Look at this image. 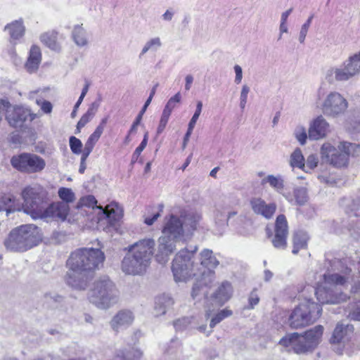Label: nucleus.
Wrapping results in <instances>:
<instances>
[{
  "label": "nucleus",
  "instance_id": "nucleus-22",
  "mask_svg": "<svg viewBox=\"0 0 360 360\" xmlns=\"http://www.w3.org/2000/svg\"><path fill=\"white\" fill-rule=\"evenodd\" d=\"M232 286L228 281L223 282L212 295L211 299L217 306L224 304L232 295Z\"/></svg>",
  "mask_w": 360,
  "mask_h": 360
},
{
  "label": "nucleus",
  "instance_id": "nucleus-43",
  "mask_svg": "<svg viewBox=\"0 0 360 360\" xmlns=\"http://www.w3.org/2000/svg\"><path fill=\"white\" fill-rule=\"evenodd\" d=\"M181 100V94L178 92L169 98L163 110L171 114L173 109L176 107V104L180 103Z\"/></svg>",
  "mask_w": 360,
  "mask_h": 360
},
{
  "label": "nucleus",
  "instance_id": "nucleus-10",
  "mask_svg": "<svg viewBox=\"0 0 360 360\" xmlns=\"http://www.w3.org/2000/svg\"><path fill=\"white\" fill-rule=\"evenodd\" d=\"M22 197L24 200L23 205L18 202L20 210L23 209L24 212L30 214L35 219L34 215L41 211L40 206L46 200L47 192L41 185L34 184L25 187L22 191Z\"/></svg>",
  "mask_w": 360,
  "mask_h": 360
},
{
  "label": "nucleus",
  "instance_id": "nucleus-62",
  "mask_svg": "<svg viewBox=\"0 0 360 360\" xmlns=\"http://www.w3.org/2000/svg\"><path fill=\"white\" fill-rule=\"evenodd\" d=\"M99 107V103L94 102L90 105L89 108L88 109L87 112H86V115L90 116L91 118L95 115L96 112L98 110V108Z\"/></svg>",
  "mask_w": 360,
  "mask_h": 360
},
{
  "label": "nucleus",
  "instance_id": "nucleus-52",
  "mask_svg": "<svg viewBox=\"0 0 360 360\" xmlns=\"http://www.w3.org/2000/svg\"><path fill=\"white\" fill-rule=\"evenodd\" d=\"M170 115L171 114L169 112H167L164 110L162 111V116L160 120V124L157 129L158 134H161L163 131L168 122Z\"/></svg>",
  "mask_w": 360,
  "mask_h": 360
},
{
  "label": "nucleus",
  "instance_id": "nucleus-56",
  "mask_svg": "<svg viewBox=\"0 0 360 360\" xmlns=\"http://www.w3.org/2000/svg\"><path fill=\"white\" fill-rule=\"evenodd\" d=\"M234 72L236 73L235 83L239 84L243 79V70L239 65H235L233 67Z\"/></svg>",
  "mask_w": 360,
  "mask_h": 360
},
{
  "label": "nucleus",
  "instance_id": "nucleus-49",
  "mask_svg": "<svg viewBox=\"0 0 360 360\" xmlns=\"http://www.w3.org/2000/svg\"><path fill=\"white\" fill-rule=\"evenodd\" d=\"M319 163L318 157L316 155L311 154L309 155L306 160L305 169H308L310 172L314 168H316Z\"/></svg>",
  "mask_w": 360,
  "mask_h": 360
},
{
  "label": "nucleus",
  "instance_id": "nucleus-3",
  "mask_svg": "<svg viewBox=\"0 0 360 360\" xmlns=\"http://www.w3.org/2000/svg\"><path fill=\"white\" fill-rule=\"evenodd\" d=\"M154 247L155 241L150 238L140 240L129 246L122 261V271L131 276L144 274L150 264Z\"/></svg>",
  "mask_w": 360,
  "mask_h": 360
},
{
  "label": "nucleus",
  "instance_id": "nucleus-21",
  "mask_svg": "<svg viewBox=\"0 0 360 360\" xmlns=\"http://www.w3.org/2000/svg\"><path fill=\"white\" fill-rule=\"evenodd\" d=\"M100 210L99 214H102L108 220L110 224L119 223L124 217L123 207L116 202H111L104 207L96 206Z\"/></svg>",
  "mask_w": 360,
  "mask_h": 360
},
{
  "label": "nucleus",
  "instance_id": "nucleus-12",
  "mask_svg": "<svg viewBox=\"0 0 360 360\" xmlns=\"http://www.w3.org/2000/svg\"><path fill=\"white\" fill-rule=\"evenodd\" d=\"M347 100L338 91L328 93L321 103L323 115L329 118H338L345 114L348 108Z\"/></svg>",
  "mask_w": 360,
  "mask_h": 360
},
{
  "label": "nucleus",
  "instance_id": "nucleus-1",
  "mask_svg": "<svg viewBox=\"0 0 360 360\" xmlns=\"http://www.w3.org/2000/svg\"><path fill=\"white\" fill-rule=\"evenodd\" d=\"M196 250V246L192 250L187 248L181 250L175 255L172 265L174 279L176 283L186 282L191 277H196L191 292L194 300L200 296L207 297V289L214 280V272L211 269L219 264V261L209 249L203 250L200 252V262L195 263L193 258Z\"/></svg>",
  "mask_w": 360,
  "mask_h": 360
},
{
  "label": "nucleus",
  "instance_id": "nucleus-53",
  "mask_svg": "<svg viewBox=\"0 0 360 360\" xmlns=\"http://www.w3.org/2000/svg\"><path fill=\"white\" fill-rule=\"evenodd\" d=\"M249 307H248V309H253L255 306L257 305L259 302V297L257 292V290L254 289L250 294L249 298Z\"/></svg>",
  "mask_w": 360,
  "mask_h": 360
},
{
  "label": "nucleus",
  "instance_id": "nucleus-46",
  "mask_svg": "<svg viewBox=\"0 0 360 360\" xmlns=\"http://www.w3.org/2000/svg\"><path fill=\"white\" fill-rule=\"evenodd\" d=\"M70 146L73 153L79 154L82 153V143L79 139L71 136L70 138Z\"/></svg>",
  "mask_w": 360,
  "mask_h": 360
},
{
  "label": "nucleus",
  "instance_id": "nucleus-41",
  "mask_svg": "<svg viewBox=\"0 0 360 360\" xmlns=\"http://www.w3.org/2000/svg\"><path fill=\"white\" fill-rule=\"evenodd\" d=\"M232 315V311L229 309H224L218 312L213 318H212L210 323L211 328H213L217 324L220 323L223 319Z\"/></svg>",
  "mask_w": 360,
  "mask_h": 360
},
{
  "label": "nucleus",
  "instance_id": "nucleus-20",
  "mask_svg": "<svg viewBox=\"0 0 360 360\" xmlns=\"http://www.w3.org/2000/svg\"><path fill=\"white\" fill-rule=\"evenodd\" d=\"M134 320V316L130 310L119 311L110 321L111 328L116 333L129 327Z\"/></svg>",
  "mask_w": 360,
  "mask_h": 360
},
{
  "label": "nucleus",
  "instance_id": "nucleus-27",
  "mask_svg": "<svg viewBox=\"0 0 360 360\" xmlns=\"http://www.w3.org/2000/svg\"><path fill=\"white\" fill-rule=\"evenodd\" d=\"M74 236L75 234L71 231L70 226H58V228L53 231L50 239L52 243L60 244L72 238Z\"/></svg>",
  "mask_w": 360,
  "mask_h": 360
},
{
  "label": "nucleus",
  "instance_id": "nucleus-55",
  "mask_svg": "<svg viewBox=\"0 0 360 360\" xmlns=\"http://www.w3.org/2000/svg\"><path fill=\"white\" fill-rule=\"evenodd\" d=\"M351 293L353 299L356 302H360V282L355 283L352 287Z\"/></svg>",
  "mask_w": 360,
  "mask_h": 360
},
{
  "label": "nucleus",
  "instance_id": "nucleus-30",
  "mask_svg": "<svg viewBox=\"0 0 360 360\" xmlns=\"http://www.w3.org/2000/svg\"><path fill=\"white\" fill-rule=\"evenodd\" d=\"M174 304L173 299L166 294L158 296L155 302V311L157 315H162L166 313L167 309Z\"/></svg>",
  "mask_w": 360,
  "mask_h": 360
},
{
  "label": "nucleus",
  "instance_id": "nucleus-28",
  "mask_svg": "<svg viewBox=\"0 0 360 360\" xmlns=\"http://www.w3.org/2000/svg\"><path fill=\"white\" fill-rule=\"evenodd\" d=\"M41 60L40 49L33 46L30 51L29 58L25 65L27 72L32 73L37 70Z\"/></svg>",
  "mask_w": 360,
  "mask_h": 360
},
{
  "label": "nucleus",
  "instance_id": "nucleus-15",
  "mask_svg": "<svg viewBox=\"0 0 360 360\" xmlns=\"http://www.w3.org/2000/svg\"><path fill=\"white\" fill-rule=\"evenodd\" d=\"M201 215L198 213L188 212L180 207H174L172 210L168 221L165 225H193L198 223Z\"/></svg>",
  "mask_w": 360,
  "mask_h": 360
},
{
  "label": "nucleus",
  "instance_id": "nucleus-58",
  "mask_svg": "<svg viewBox=\"0 0 360 360\" xmlns=\"http://www.w3.org/2000/svg\"><path fill=\"white\" fill-rule=\"evenodd\" d=\"M92 118L86 113L82 115L77 124V129L79 131L80 129L84 127Z\"/></svg>",
  "mask_w": 360,
  "mask_h": 360
},
{
  "label": "nucleus",
  "instance_id": "nucleus-44",
  "mask_svg": "<svg viewBox=\"0 0 360 360\" xmlns=\"http://www.w3.org/2000/svg\"><path fill=\"white\" fill-rule=\"evenodd\" d=\"M297 336V333H292L290 334H288L279 340V345H281L285 347L291 346L292 349H294V342H295Z\"/></svg>",
  "mask_w": 360,
  "mask_h": 360
},
{
  "label": "nucleus",
  "instance_id": "nucleus-8",
  "mask_svg": "<svg viewBox=\"0 0 360 360\" xmlns=\"http://www.w3.org/2000/svg\"><path fill=\"white\" fill-rule=\"evenodd\" d=\"M336 149L329 143L323 144L321 156L323 161L335 167H341L347 164L349 155H356L360 153V146L351 143H342Z\"/></svg>",
  "mask_w": 360,
  "mask_h": 360
},
{
  "label": "nucleus",
  "instance_id": "nucleus-2",
  "mask_svg": "<svg viewBox=\"0 0 360 360\" xmlns=\"http://www.w3.org/2000/svg\"><path fill=\"white\" fill-rule=\"evenodd\" d=\"M104 253L96 248H79L67 260L66 282L77 290H84L93 277L94 271L102 265Z\"/></svg>",
  "mask_w": 360,
  "mask_h": 360
},
{
  "label": "nucleus",
  "instance_id": "nucleus-54",
  "mask_svg": "<svg viewBox=\"0 0 360 360\" xmlns=\"http://www.w3.org/2000/svg\"><path fill=\"white\" fill-rule=\"evenodd\" d=\"M148 132H146L143 136V139L141 143L136 148V150L134 153L133 157H136V158H137L139 156V155L141 154V153L145 149V148L147 146V143H148Z\"/></svg>",
  "mask_w": 360,
  "mask_h": 360
},
{
  "label": "nucleus",
  "instance_id": "nucleus-51",
  "mask_svg": "<svg viewBox=\"0 0 360 360\" xmlns=\"http://www.w3.org/2000/svg\"><path fill=\"white\" fill-rule=\"evenodd\" d=\"M103 131L101 127V128H96L94 131V132L89 137L88 140L86 141V143L90 145L92 147H94L96 142L98 141L99 138L101 137V134H103Z\"/></svg>",
  "mask_w": 360,
  "mask_h": 360
},
{
  "label": "nucleus",
  "instance_id": "nucleus-47",
  "mask_svg": "<svg viewBox=\"0 0 360 360\" xmlns=\"http://www.w3.org/2000/svg\"><path fill=\"white\" fill-rule=\"evenodd\" d=\"M202 108V103L201 101H198L197 105H196L195 111L188 123V127H190V129H194L195 125L197 122V120H198L199 116L200 115Z\"/></svg>",
  "mask_w": 360,
  "mask_h": 360
},
{
  "label": "nucleus",
  "instance_id": "nucleus-16",
  "mask_svg": "<svg viewBox=\"0 0 360 360\" xmlns=\"http://www.w3.org/2000/svg\"><path fill=\"white\" fill-rule=\"evenodd\" d=\"M330 132V124L323 115H319L309 124L308 137L311 140L318 141L326 138Z\"/></svg>",
  "mask_w": 360,
  "mask_h": 360
},
{
  "label": "nucleus",
  "instance_id": "nucleus-14",
  "mask_svg": "<svg viewBox=\"0 0 360 360\" xmlns=\"http://www.w3.org/2000/svg\"><path fill=\"white\" fill-rule=\"evenodd\" d=\"M70 211L68 205L63 202L58 201L51 203L45 210H41L40 213L34 215L36 219H44L45 221L49 222L50 220H56L64 221Z\"/></svg>",
  "mask_w": 360,
  "mask_h": 360
},
{
  "label": "nucleus",
  "instance_id": "nucleus-7",
  "mask_svg": "<svg viewBox=\"0 0 360 360\" xmlns=\"http://www.w3.org/2000/svg\"><path fill=\"white\" fill-rule=\"evenodd\" d=\"M89 300L97 308L108 309L118 302L119 292L109 277L103 276L94 281Z\"/></svg>",
  "mask_w": 360,
  "mask_h": 360
},
{
  "label": "nucleus",
  "instance_id": "nucleus-31",
  "mask_svg": "<svg viewBox=\"0 0 360 360\" xmlns=\"http://www.w3.org/2000/svg\"><path fill=\"white\" fill-rule=\"evenodd\" d=\"M143 355L141 350L133 347L131 349L120 350L110 360H139Z\"/></svg>",
  "mask_w": 360,
  "mask_h": 360
},
{
  "label": "nucleus",
  "instance_id": "nucleus-5",
  "mask_svg": "<svg viewBox=\"0 0 360 360\" xmlns=\"http://www.w3.org/2000/svg\"><path fill=\"white\" fill-rule=\"evenodd\" d=\"M43 238L40 226H16L9 232L4 245L8 251L21 253L39 245Z\"/></svg>",
  "mask_w": 360,
  "mask_h": 360
},
{
  "label": "nucleus",
  "instance_id": "nucleus-34",
  "mask_svg": "<svg viewBox=\"0 0 360 360\" xmlns=\"http://www.w3.org/2000/svg\"><path fill=\"white\" fill-rule=\"evenodd\" d=\"M290 165L292 167H297L301 169L305 172L309 170L305 169L304 158L302 155V150L300 148H296L290 155Z\"/></svg>",
  "mask_w": 360,
  "mask_h": 360
},
{
  "label": "nucleus",
  "instance_id": "nucleus-64",
  "mask_svg": "<svg viewBox=\"0 0 360 360\" xmlns=\"http://www.w3.org/2000/svg\"><path fill=\"white\" fill-rule=\"evenodd\" d=\"M41 108L45 113H50L52 110V105L49 101H45L41 103Z\"/></svg>",
  "mask_w": 360,
  "mask_h": 360
},
{
  "label": "nucleus",
  "instance_id": "nucleus-39",
  "mask_svg": "<svg viewBox=\"0 0 360 360\" xmlns=\"http://www.w3.org/2000/svg\"><path fill=\"white\" fill-rule=\"evenodd\" d=\"M58 194L59 198L62 200L61 202H63L67 205L73 202L76 199L75 194L72 189L69 188H60L58 189Z\"/></svg>",
  "mask_w": 360,
  "mask_h": 360
},
{
  "label": "nucleus",
  "instance_id": "nucleus-36",
  "mask_svg": "<svg viewBox=\"0 0 360 360\" xmlns=\"http://www.w3.org/2000/svg\"><path fill=\"white\" fill-rule=\"evenodd\" d=\"M293 199L295 205H304L308 200L307 188L303 186L295 188L293 191Z\"/></svg>",
  "mask_w": 360,
  "mask_h": 360
},
{
  "label": "nucleus",
  "instance_id": "nucleus-13",
  "mask_svg": "<svg viewBox=\"0 0 360 360\" xmlns=\"http://www.w3.org/2000/svg\"><path fill=\"white\" fill-rule=\"evenodd\" d=\"M11 165L17 170L26 173L41 172L45 166V160L36 154L22 153L13 156L11 160Z\"/></svg>",
  "mask_w": 360,
  "mask_h": 360
},
{
  "label": "nucleus",
  "instance_id": "nucleus-33",
  "mask_svg": "<svg viewBox=\"0 0 360 360\" xmlns=\"http://www.w3.org/2000/svg\"><path fill=\"white\" fill-rule=\"evenodd\" d=\"M72 37L75 43L79 46H84L88 44L86 33L82 25H77L74 27Z\"/></svg>",
  "mask_w": 360,
  "mask_h": 360
},
{
  "label": "nucleus",
  "instance_id": "nucleus-24",
  "mask_svg": "<svg viewBox=\"0 0 360 360\" xmlns=\"http://www.w3.org/2000/svg\"><path fill=\"white\" fill-rule=\"evenodd\" d=\"M353 332L354 326L352 325L338 323L333 330L330 342L331 344L344 342L347 337L352 334Z\"/></svg>",
  "mask_w": 360,
  "mask_h": 360
},
{
  "label": "nucleus",
  "instance_id": "nucleus-50",
  "mask_svg": "<svg viewBox=\"0 0 360 360\" xmlns=\"http://www.w3.org/2000/svg\"><path fill=\"white\" fill-rule=\"evenodd\" d=\"M250 92V88L248 85L244 84L242 86V89L240 95V107L242 110L245 108V105L248 101V95Z\"/></svg>",
  "mask_w": 360,
  "mask_h": 360
},
{
  "label": "nucleus",
  "instance_id": "nucleus-48",
  "mask_svg": "<svg viewBox=\"0 0 360 360\" xmlns=\"http://www.w3.org/2000/svg\"><path fill=\"white\" fill-rule=\"evenodd\" d=\"M295 136L301 145H304L306 143L307 134L303 127H297L295 129Z\"/></svg>",
  "mask_w": 360,
  "mask_h": 360
},
{
  "label": "nucleus",
  "instance_id": "nucleus-45",
  "mask_svg": "<svg viewBox=\"0 0 360 360\" xmlns=\"http://www.w3.org/2000/svg\"><path fill=\"white\" fill-rule=\"evenodd\" d=\"M193 317H183L174 321L173 325L176 330H183L191 323Z\"/></svg>",
  "mask_w": 360,
  "mask_h": 360
},
{
  "label": "nucleus",
  "instance_id": "nucleus-18",
  "mask_svg": "<svg viewBox=\"0 0 360 360\" xmlns=\"http://www.w3.org/2000/svg\"><path fill=\"white\" fill-rule=\"evenodd\" d=\"M266 235L271 238L272 245L277 249H285L287 247L288 226H267Z\"/></svg>",
  "mask_w": 360,
  "mask_h": 360
},
{
  "label": "nucleus",
  "instance_id": "nucleus-42",
  "mask_svg": "<svg viewBox=\"0 0 360 360\" xmlns=\"http://www.w3.org/2000/svg\"><path fill=\"white\" fill-rule=\"evenodd\" d=\"M92 207L93 210L97 209V200L94 195H89L80 198L77 207Z\"/></svg>",
  "mask_w": 360,
  "mask_h": 360
},
{
  "label": "nucleus",
  "instance_id": "nucleus-59",
  "mask_svg": "<svg viewBox=\"0 0 360 360\" xmlns=\"http://www.w3.org/2000/svg\"><path fill=\"white\" fill-rule=\"evenodd\" d=\"M160 212L153 213L152 217L144 215V223L146 225H153V224L160 217Z\"/></svg>",
  "mask_w": 360,
  "mask_h": 360
},
{
  "label": "nucleus",
  "instance_id": "nucleus-35",
  "mask_svg": "<svg viewBox=\"0 0 360 360\" xmlns=\"http://www.w3.org/2000/svg\"><path fill=\"white\" fill-rule=\"evenodd\" d=\"M5 30L8 31L11 38L17 39L23 35L25 28L22 22L16 20L6 25Z\"/></svg>",
  "mask_w": 360,
  "mask_h": 360
},
{
  "label": "nucleus",
  "instance_id": "nucleus-11",
  "mask_svg": "<svg viewBox=\"0 0 360 360\" xmlns=\"http://www.w3.org/2000/svg\"><path fill=\"white\" fill-rule=\"evenodd\" d=\"M323 333V327L318 325L307 330L302 335L297 333L295 342H293V352L297 354L312 352L321 342Z\"/></svg>",
  "mask_w": 360,
  "mask_h": 360
},
{
  "label": "nucleus",
  "instance_id": "nucleus-29",
  "mask_svg": "<svg viewBox=\"0 0 360 360\" xmlns=\"http://www.w3.org/2000/svg\"><path fill=\"white\" fill-rule=\"evenodd\" d=\"M343 65L349 78L359 74L360 72V51L359 53L350 56Z\"/></svg>",
  "mask_w": 360,
  "mask_h": 360
},
{
  "label": "nucleus",
  "instance_id": "nucleus-9",
  "mask_svg": "<svg viewBox=\"0 0 360 360\" xmlns=\"http://www.w3.org/2000/svg\"><path fill=\"white\" fill-rule=\"evenodd\" d=\"M321 312L322 307L319 304L311 301L310 299H305L290 314L289 325L294 329L305 327L318 319Z\"/></svg>",
  "mask_w": 360,
  "mask_h": 360
},
{
  "label": "nucleus",
  "instance_id": "nucleus-4",
  "mask_svg": "<svg viewBox=\"0 0 360 360\" xmlns=\"http://www.w3.org/2000/svg\"><path fill=\"white\" fill-rule=\"evenodd\" d=\"M352 269L346 266L341 270V274H324L325 286H320L312 289L316 296L317 300L322 304H335L345 302L347 299L346 294L339 292L338 286H345L347 283L353 281L350 275Z\"/></svg>",
  "mask_w": 360,
  "mask_h": 360
},
{
  "label": "nucleus",
  "instance_id": "nucleus-57",
  "mask_svg": "<svg viewBox=\"0 0 360 360\" xmlns=\"http://www.w3.org/2000/svg\"><path fill=\"white\" fill-rule=\"evenodd\" d=\"M309 28V27H308V23H304L302 25L301 30L300 31L299 37H298L299 41L301 44H303L304 42L305 37L307 34Z\"/></svg>",
  "mask_w": 360,
  "mask_h": 360
},
{
  "label": "nucleus",
  "instance_id": "nucleus-60",
  "mask_svg": "<svg viewBox=\"0 0 360 360\" xmlns=\"http://www.w3.org/2000/svg\"><path fill=\"white\" fill-rule=\"evenodd\" d=\"M93 148H94V147L91 146L90 145H89L87 143H85L84 148L82 151L81 160H82V162L86 161V158H88L89 154L91 153V151L93 150Z\"/></svg>",
  "mask_w": 360,
  "mask_h": 360
},
{
  "label": "nucleus",
  "instance_id": "nucleus-61",
  "mask_svg": "<svg viewBox=\"0 0 360 360\" xmlns=\"http://www.w3.org/2000/svg\"><path fill=\"white\" fill-rule=\"evenodd\" d=\"M351 320L360 321V307H356L348 315Z\"/></svg>",
  "mask_w": 360,
  "mask_h": 360
},
{
  "label": "nucleus",
  "instance_id": "nucleus-63",
  "mask_svg": "<svg viewBox=\"0 0 360 360\" xmlns=\"http://www.w3.org/2000/svg\"><path fill=\"white\" fill-rule=\"evenodd\" d=\"M32 360H54V359H53V356L51 354L46 353V352H43V353L37 355V356H35Z\"/></svg>",
  "mask_w": 360,
  "mask_h": 360
},
{
  "label": "nucleus",
  "instance_id": "nucleus-32",
  "mask_svg": "<svg viewBox=\"0 0 360 360\" xmlns=\"http://www.w3.org/2000/svg\"><path fill=\"white\" fill-rule=\"evenodd\" d=\"M15 211L20 212V206L18 203L15 204L14 198L11 195L2 197L0 200V212H6V215L8 216L10 213Z\"/></svg>",
  "mask_w": 360,
  "mask_h": 360
},
{
  "label": "nucleus",
  "instance_id": "nucleus-26",
  "mask_svg": "<svg viewBox=\"0 0 360 360\" xmlns=\"http://www.w3.org/2000/svg\"><path fill=\"white\" fill-rule=\"evenodd\" d=\"M309 240V236L307 232L301 230L295 232L292 236V254L297 255L300 250H306Z\"/></svg>",
  "mask_w": 360,
  "mask_h": 360
},
{
  "label": "nucleus",
  "instance_id": "nucleus-38",
  "mask_svg": "<svg viewBox=\"0 0 360 360\" xmlns=\"http://www.w3.org/2000/svg\"><path fill=\"white\" fill-rule=\"evenodd\" d=\"M162 46V42L160 37H154L146 42L144 44L139 58L146 54L149 51H157Z\"/></svg>",
  "mask_w": 360,
  "mask_h": 360
},
{
  "label": "nucleus",
  "instance_id": "nucleus-6",
  "mask_svg": "<svg viewBox=\"0 0 360 360\" xmlns=\"http://www.w3.org/2000/svg\"><path fill=\"white\" fill-rule=\"evenodd\" d=\"M163 227L155 255L157 262L161 264H165L169 261V255L176 249L177 244L184 243L192 238L195 230L194 226Z\"/></svg>",
  "mask_w": 360,
  "mask_h": 360
},
{
  "label": "nucleus",
  "instance_id": "nucleus-40",
  "mask_svg": "<svg viewBox=\"0 0 360 360\" xmlns=\"http://www.w3.org/2000/svg\"><path fill=\"white\" fill-rule=\"evenodd\" d=\"M41 41L53 50H57L58 45L56 43V36L54 33H44L41 35Z\"/></svg>",
  "mask_w": 360,
  "mask_h": 360
},
{
  "label": "nucleus",
  "instance_id": "nucleus-17",
  "mask_svg": "<svg viewBox=\"0 0 360 360\" xmlns=\"http://www.w3.org/2000/svg\"><path fill=\"white\" fill-rule=\"evenodd\" d=\"M6 119L8 124L13 127H20L29 116V112L22 107L12 106L6 101Z\"/></svg>",
  "mask_w": 360,
  "mask_h": 360
},
{
  "label": "nucleus",
  "instance_id": "nucleus-19",
  "mask_svg": "<svg viewBox=\"0 0 360 360\" xmlns=\"http://www.w3.org/2000/svg\"><path fill=\"white\" fill-rule=\"evenodd\" d=\"M252 210L256 214L261 215L266 219L273 217L277 206L275 202L266 203L261 198H253L250 201Z\"/></svg>",
  "mask_w": 360,
  "mask_h": 360
},
{
  "label": "nucleus",
  "instance_id": "nucleus-25",
  "mask_svg": "<svg viewBox=\"0 0 360 360\" xmlns=\"http://www.w3.org/2000/svg\"><path fill=\"white\" fill-rule=\"evenodd\" d=\"M345 212L352 223L359 222L360 219V195L347 200Z\"/></svg>",
  "mask_w": 360,
  "mask_h": 360
},
{
  "label": "nucleus",
  "instance_id": "nucleus-37",
  "mask_svg": "<svg viewBox=\"0 0 360 360\" xmlns=\"http://www.w3.org/2000/svg\"><path fill=\"white\" fill-rule=\"evenodd\" d=\"M269 184V185L278 192H281L284 187L283 180L280 176L268 175L262 180V184Z\"/></svg>",
  "mask_w": 360,
  "mask_h": 360
},
{
  "label": "nucleus",
  "instance_id": "nucleus-23",
  "mask_svg": "<svg viewBox=\"0 0 360 360\" xmlns=\"http://www.w3.org/2000/svg\"><path fill=\"white\" fill-rule=\"evenodd\" d=\"M324 79L329 84L336 82H343L349 79L344 65L340 67H330L324 72Z\"/></svg>",
  "mask_w": 360,
  "mask_h": 360
}]
</instances>
